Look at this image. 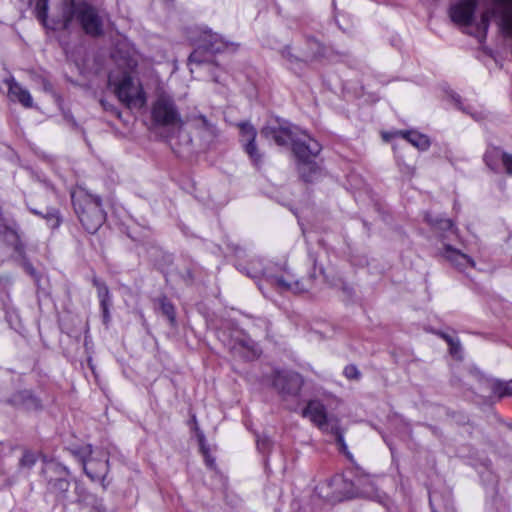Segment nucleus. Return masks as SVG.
Masks as SVG:
<instances>
[{
  "instance_id": "obj_1",
  "label": "nucleus",
  "mask_w": 512,
  "mask_h": 512,
  "mask_svg": "<svg viewBox=\"0 0 512 512\" xmlns=\"http://www.w3.org/2000/svg\"><path fill=\"white\" fill-rule=\"evenodd\" d=\"M76 21L83 31L93 37L103 34V18L97 8L86 1L64 0L62 25L68 29Z\"/></svg>"
},
{
  "instance_id": "obj_2",
  "label": "nucleus",
  "mask_w": 512,
  "mask_h": 512,
  "mask_svg": "<svg viewBox=\"0 0 512 512\" xmlns=\"http://www.w3.org/2000/svg\"><path fill=\"white\" fill-rule=\"evenodd\" d=\"M76 214L89 233H95L105 221V213L101 207V199L78 189L71 194Z\"/></svg>"
},
{
  "instance_id": "obj_3",
  "label": "nucleus",
  "mask_w": 512,
  "mask_h": 512,
  "mask_svg": "<svg viewBox=\"0 0 512 512\" xmlns=\"http://www.w3.org/2000/svg\"><path fill=\"white\" fill-rule=\"evenodd\" d=\"M425 221L433 229L444 232L440 235L442 238L443 245L441 255L447 261H449L453 266H455L459 270H464L467 267L475 266V262L470 256L461 252L460 249L453 247L451 243L446 241L449 238V236H454L456 238L458 237L457 229L454 227L450 219H444L436 216L433 217L430 213H426Z\"/></svg>"
},
{
  "instance_id": "obj_4",
  "label": "nucleus",
  "mask_w": 512,
  "mask_h": 512,
  "mask_svg": "<svg viewBox=\"0 0 512 512\" xmlns=\"http://www.w3.org/2000/svg\"><path fill=\"white\" fill-rule=\"evenodd\" d=\"M322 146L317 140L302 131L295 142L292 144V151L298 161V170L302 179L311 182L314 175L318 172V165L315 162L320 154Z\"/></svg>"
},
{
  "instance_id": "obj_5",
  "label": "nucleus",
  "mask_w": 512,
  "mask_h": 512,
  "mask_svg": "<svg viewBox=\"0 0 512 512\" xmlns=\"http://www.w3.org/2000/svg\"><path fill=\"white\" fill-rule=\"evenodd\" d=\"M108 85L113 88L120 102L128 108H140L145 99L141 87L127 72L110 73Z\"/></svg>"
},
{
  "instance_id": "obj_6",
  "label": "nucleus",
  "mask_w": 512,
  "mask_h": 512,
  "mask_svg": "<svg viewBox=\"0 0 512 512\" xmlns=\"http://www.w3.org/2000/svg\"><path fill=\"white\" fill-rule=\"evenodd\" d=\"M195 50L189 56L190 65H202L209 61L212 54L221 52L226 47V43L216 33L209 29H201L195 37H191Z\"/></svg>"
},
{
  "instance_id": "obj_7",
  "label": "nucleus",
  "mask_w": 512,
  "mask_h": 512,
  "mask_svg": "<svg viewBox=\"0 0 512 512\" xmlns=\"http://www.w3.org/2000/svg\"><path fill=\"white\" fill-rule=\"evenodd\" d=\"M151 117L155 125L161 127L180 128L184 125L181 114L174 99L166 94H160L152 104Z\"/></svg>"
},
{
  "instance_id": "obj_8",
  "label": "nucleus",
  "mask_w": 512,
  "mask_h": 512,
  "mask_svg": "<svg viewBox=\"0 0 512 512\" xmlns=\"http://www.w3.org/2000/svg\"><path fill=\"white\" fill-rule=\"evenodd\" d=\"M303 416L308 417L321 430L334 434L341 449L343 451L347 449L343 435L338 426V421L327 416L325 407L321 402L310 401L303 411Z\"/></svg>"
},
{
  "instance_id": "obj_9",
  "label": "nucleus",
  "mask_w": 512,
  "mask_h": 512,
  "mask_svg": "<svg viewBox=\"0 0 512 512\" xmlns=\"http://www.w3.org/2000/svg\"><path fill=\"white\" fill-rule=\"evenodd\" d=\"M92 453L91 445H86L77 452L86 475L92 481H103L108 473L107 455L103 451L96 456H92Z\"/></svg>"
},
{
  "instance_id": "obj_10",
  "label": "nucleus",
  "mask_w": 512,
  "mask_h": 512,
  "mask_svg": "<svg viewBox=\"0 0 512 512\" xmlns=\"http://www.w3.org/2000/svg\"><path fill=\"white\" fill-rule=\"evenodd\" d=\"M302 130L286 121H275L268 123L261 129V135L268 140H273L278 146L293 144Z\"/></svg>"
},
{
  "instance_id": "obj_11",
  "label": "nucleus",
  "mask_w": 512,
  "mask_h": 512,
  "mask_svg": "<svg viewBox=\"0 0 512 512\" xmlns=\"http://www.w3.org/2000/svg\"><path fill=\"white\" fill-rule=\"evenodd\" d=\"M187 122L198 132L205 146H210L219 135L216 124L203 114H191L187 116Z\"/></svg>"
},
{
  "instance_id": "obj_12",
  "label": "nucleus",
  "mask_w": 512,
  "mask_h": 512,
  "mask_svg": "<svg viewBox=\"0 0 512 512\" xmlns=\"http://www.w3.org/2000/svg\"><path fill=\"white\" fill-rule=\"evenodd\" d=\"M240 129L241 142L244 145L245 152L249 155L255 166H259L262 161V155L255 143L257 132L249 122H241L237 125Z\"/></svg>"
},
{
  "instance_id": "obj_13",
  "label": "nucleus",
  "mask_w": 512,
  "mask_h": 512,
  "mask_svg": "<svg viewBox=\"0 0 512 512\" xmlns=\"http://www.w3.org/2000/svg\"><path fill=\"white\" fill-rule=\"evenodd\" d=\"M273 385L282 394L295 395L302 386V378L295 372H276Z\"/></svg>"
},
{
  "instance_id": "obj_14",
  "label": "nucleus",
  "mask_w": 512,
  "mask_h": 512,
  "mask_svg": "<svg viewBox=\"0 0 512 512\" xmlns=\"http://www.w3.org/2000/svg\"><path fill=\"white\" fill-rule=\"evenodd\" d=\"M229 347L233 352L245 358H253L258 353L255 342L249 336L241 332H238L237 335L231 339Z\"/></svg>"
},
{
  "instance_id": "obj_15",
  "label": "nucleus",
  "mask_w": 512,
  "mask_h": 512,
  "mask_svg": "<svg viewBox=\"0 0 512 512\" xmlns=\"http://www.w3.org/2000/svg\"><path fill=\"white\" fill-rule=\"evenodd\" d=\"M353 486L356 489V493L360 496L367 498H380L378 489L371 477L365 474L360 469H356L355 477L352 481Z\"/></svg>"
},
{
  "instance_id": "obj_16",
  "label": "nucleus",
  "mask_w": 512,
  "mask_h": 512,
  "mask_svg": "<svg viewBox=\"0 0 512 512\" xmlns=\"http://www.w3.org/2000/svg\"><path fill=\"white\" fill-rule=\"evenodd\" d=\"M309 45L311 48H316V52H314L311 56L306 55L305 59H302L297 55L293 54L290 47H285L281 51L282 57L286 59L291 69L301 67L306 63L308 59H318L324 55L323 47L318 41L312 40L309 42Z\"/></svg>"
},
{
  "instance_id": "obj_17",
  "label": "nucleus",
  "mask_w": 512,
  "mask_h": 512,
  "mask_svg": "<svg viewBox=\"0 0 512 512\" xmlns=\"http://www.w3.org/2000/svg\"><path fill=\"white\" fill-rule=\"evenodd\" d=\"M0 240L6 243L19 255L24 253V245L17 230L4 222L0 223Z\"/></svg>"
},
{
  "instance_id": "obj_18",
  "label": "nucleus",
  "mask_w": 512,
  "mask_h": 512,
  "mask_svg": "<svg viewBox=\"0 0 512 512\" xmlns=\"http://www.w3.org/2000/svg\"><path fill=\"white\" fill-rule=\"evenodd\" d=\"M271 283L275 285L280 291H292L294 293H301L308 288L299 280L294 279L293 277H284V276H273L271 277Z\"/></svg>"
},
{
  "instance_id": "obj_19",
  "label": "nucleus",
  "mask_w": 512,
  "mask_h": 512,
  "mask_svg": "<svg viewBox=\"0 0 512 512\" xmlns=\"http://www.w3.org/2000/svg\"><path fill=\"white\" fill-rule=\"evenodd\" d=\"M393 135L400 136L419 150L425 151L430 147L428 136L413 130H399Z\"/></svg>"
},
{
  "instance_id": "obj_20",
  "label": "nucleus",
  "mask_w": 512,
  "mask_h": 512,
  "mask_svg": "<svg viewBox=\"0 0 512 512\" xmlns=\"http://www.w3.org/2000/svg\"><path fill=\"white\" fill-rule=\"evenodd\" d=\"M8 86V94L12 100L18 101L26 108L32 107V97L28 90L24 89L20 84H18L14 80L9 81Z\"/></svg>"
},
{
  "instance_id": "obj_21",
  "label": "nucleus",
  "mask_w": 512,
  "mask_h": 512,
  "mask_svg": "<svg viewBox=\"0 0 512 512\" xmlns=\"http://www.w3.org/2000/svg\"><path fill=\"white\" fill-rule=\"evenodd\" d=\"M69 487L70 483L65 478H58L49 481V489L56 495L57 499L62 502H69L71 500Z\"/></svg>"
},
{
  "instance_id": "obj_22",
  "label": "nucleus",
  "mask_w": 512,
  "mask_h": 512,
  "mask_svg": "<svg viewBox=\"0 0 512 512\" xmlns=\"http://www.w3.org/2000/svg\"><path fill=\"white\" fill-rule=\"evenodd\" d=\"M12 403L16 406H22L25 409H37L40 407V401L34 397L30 391H20L12 398Z\"/></svg>"
},
{
  "instance_id": "obj_23",
  "label": "nucleus",
  "mask_w": 512,
  "mask_h": 512,
  "mask_svg": "<svg viewBox=\"0 0 512 512\" xmlns=\"http://www.w3.org/2000/svg\"><path fill=\"white\" fill-rule=\"evenodd\" d=\"M75 498L71 497L70 503L77 502L80 504H84L86 506H89L91 504V499L93 498L92 495L89 494V492L86 490V488L80 484L79 482H75Z\"/></svg>"
},
{
  "instance_id": "obj_24",
  "label": "nucleus",
  "mask_w": 512,
  "mask_h": 512,
  "mask_svg": "<svg viewBox=\"0 0 512 512\" xmlns=\"http://www.w3.org/2000/svg\"><path fill=\"white\" fill-rule=\"evenodd\" d=\"M93 285L97 288L100 305L111 304V296L108 287L98 278H93Z\"/></svg>"
},
{
  "instance_id": "obj_25",
  "label": "nucleus",
  "mask_w": 512,
  "mask_h": 512,
  "mask_svg": "<svg viewBox=\"0 0 512 512\" xmlns=\"http://www.w3.org/2000/svg\"><path fill=\"white\" fill-rule=\"evenodd\" d=\"M43 218L46 220L47 225L51 229H56L59 227L61 223V217L59 211L55 208H49L43 215Z\"/></svg>"
},
{
  "instance_id": "obj_26",
  "label": "nucleus",
  "mask_w": 512,
  "mask_h": 512,
  "mask_svg": "<svg viewBox=\"0 0 512 512\" xmlns=\"http://www.w3.org/2000/svg\"><path fill=\"white\" fill-rule=\"evenodd\" d=\"M161 312L173 324L175 322V309L173 304L166 297L158 299Z\"/></svg>"
},
{
  "instance_id": "obj_27",
  "label": "nucleus",
  "mask_w": 512,
  "mask_h": 512,
  "mask_svg": "<svg viewBox=\"0 0 512 512\" xmlns=\"http://www.w3.org/2000/svg\"><path fill=\"white\" fill-rule=\"evenodd\" d=\"M253 267L251 269H247L243 264H238L237 269L246 274L251 278H257L262 272V264L260 261H253Z\"/></svg>"
},
{
  "instance_id": "obj_28",
  "label": "nucleus",
  "mask_w": 512,
  "mask_h": 512,
  "mask_svg": "<svg viewBox=\"0 0 512 512\" xmlns=\"http://www.w3.org/2000/svg\"><path fill=\"white\" fill-rule=\"evenodd\" d=\"M49 0H37L35 6L36 17L45 24L48 11Z\"/></svg>"
},
{
  "instance_id": "obj_29",
  "label": "nucleus",
  "mask_w": 512,
  "mask_h": 512,
  "mask_svg": "<svg viewBox=\"0 0 512 512\" xmlns=\"http://www.w3.org/2000/svg\"><path fill=\"white\" fill-rule=\"evenodd\" d=\"M494 153L496 157H501L506 173L512 176V154L500 152L498 150H495Z\"/></svg>"
},
{
  "instance_id": "obj_30",
  "label": "nucleus",
  "mask_w": 512,
  "mask_h": 512,
  "mask_svg": "<svg viewBox=\"0 0 512 512\" xmlns=\"http://www.w3.org/2000/svg\"><path fill=\"white\" fill-rule=\"evenodd\" d=\"M449 353L454 359L458 361L463 359L462 345L459 339H456L453 344L449 345Z\"/></svg>"
},
{
  "instance_id": "obj_31",
  "label": "nucleus",
  "mask_w": 512,
  "mask_h": 512,
  "mask_svg": "<svg viewBox=\"0 0 512 512\" xmlns=\"http://www.w3.org/2000/svg\"><path fill=\"white\" fill-rule=\"evenodd\" d=\"M490 389L493 394L497 395L498 397H504L506 395V389H505V382L502 381H492L490 384Z\"/></svg>"
},
{
  "instance_id": "obj_32",
  "label": "nucleus",
  "mask_w": 512,
  "mask_h": 512,
  "mask_svg": "<svg viewBox=\"0 0 512 512\" xmlns=\"http://www.w3.org/2000/svg\"><path fill=\"white\" fill-rule=\"evenodd\" d=\"M36 462V457L33 453L25 451L20 459L19 465L23 468H31Z\"/></svg>"
},
{
  "instance_id": "obj_33",
  "label": "nucleus",
  "mask_w": 512,
  "mask_h": 512,
  "mask_svg": "<svg viewBox=\"0 0 512 512\" xmlns=\"http://www.w3.org/2000/svg\"><path fill=\"white\" fill-rule=\"evenodd\" d=\"M344 375L351 380H358L360 378V371L354 365H348L344 369Z\"/></svg>"
},
{
  "instance_id": "obj_34",
  "label": "nucleus",
  "mask_w": 512,
  "mask_h": 512,
  "mask_svg": "<svg viewBox=\"0 0 512 512\" xmlns=\"http://www.w3.org/2000/svg\"><path fill=\"white\" fill-rule=\"evenodd\" d=\"M100 104L101 106L103 107V109L105 111H108L110 112L111 114H114L116 115L118 118H120L121 116V113L118 111V109L111 103H109L107 100L105 99H101L100 100Z\"/></svg>"
},
{
  "instance_id": "obj_35",
  "label": "nucleus",
  "mask_w": 512,
  "mask_h": 512,
  "mask_svg": "<svg viewBox=\"0 0 512 512\" xmlns=\"http://www.w3.org/2000/svg\"><path fill=\"white\" fill-rule=\"evenodd\" d=\"M90 501H91L90 505L93 507V509L96 512H106V509L102 503V500L97 499L96 497L93 496V498Z\"/></svg>"
},
{
  "instance_id": "obj_36",
  "label": "nucleus",
  "mask_w": 512,
  "mask_h": 512,
  "mask_svg": "<svg viewBox=\"0 0 512 512\" xmlns=\"http://www.w3.org/2000/svg\"><path fill=\"white\" fill-rule=\"evenodd\" d=\"M270 446V440L268 438H261L257 440V447L261 452H265Z\"/></svg>"
},
{
  "instance_id": "obj_37",
  "label": "nucleus",
  "mask_w": 512,
  "mask_h": 512,
  "mask_svg": "<svg viewBox=\"0 0 512 512\" xmlns=\"http://www.w3.org/2000/svg\"><path fill=\"white\" fill-rule=\"evenodd\" d=\"M110 305L111 304L100 305L101 309H102V314H103V323L105 325H108V323L110 321V312H109Z\"/></svg>"
},
{
  "instance_id": "obj_38",
  "label": "nucleus",
  "mask_w": 512,
  "mask_h": 512,
  "mask_svg": "<svg viewBox=\"0 0 512 512\" xmlns=\"http://www.w3.org/2000/svg\"><path fill=\"white\" fill-rule=\"evenodd\" d=\"M438 335L444 339L446 341V343L448 344V346L450 344H453V342L457 339L456 337H453L447 333H444V332H439Z\"/></svg>"
},
{
  "instance_id": "obj_39",
  "label": "nucleus",
  "mask_w": 512,
  "mask_h": 512,
  "mask_svg": "<svg viewBox=\"0 0 512 512\" xmlns=\"http://www.w3.org/2000/svg\"><path fill=\"white\" fill-rule=\"evenodd\" d=\"M64 117H65V120H66L69 124H71V126H72V127H74V128H76V127H77V123H76V121H75V119H74V117H73L72 115H70V114H68V113H65Z\"/></svg>"
},
{
  "instance_id": "obj_40",
  "label": "nucleus",
  "mask_w": 512,
  "mask_h": 512,
  "mask_svg": "<svg viewBox=\"0 0 512 512\" xmlns=\"http://www.w3.org/2000/svg\"><path fill=\"white\" fill-rule=\"evenodd\" d=\"M506 395L512 396V380L505 382Z\"/></svg>"
},
{
  "instance_id": "obj_41",
  "label": "nucleus",
  "mask_w": 512,
  "mask_h": 512,
  "mask_svg": "<svg viewBox=\"0 0 512 512\" xmlns=\"http://www.w3.org/2000/svg\"><path fill=\"white\" fill-rule=\"evenodd\" d=\"M206 463L211 468L214 466V460L211 459L209 456H206Z\"/></svg>"
},
{
  "instance_id": "obj_42",
  "label": "nucleus",
  "mask_w": 512,
  "mask_h": 512,
  "mask_svg": "<svg viewBox=\"0 0 512 512\" xmlns=\"http://www.w3.org/2000/svg\"><path fill=\"white\" fill-rule=\"evenodd\" d=\"M489 158H490V155H489V154H486V155H485V160H486L487 165H488L491 169H494V167L492 166V164H491V163H490V161H489Z\"/></svg>"
},
{
  "instance_id": "obj_43",
  "label": "nucleus",
  "mask_w": 512,
  "mask_h": 512,
  "mask_svg": "<svg viewBox=\"0 0 512 512\" xmlns=\"http://www.w3.org/2000/svg\"><path fill=\"white\" fill-rule=\"evenodd\" d=\"M30 211L35 214V215H38V216H41L43 217L44 213H42L41 211H38L36 209H30Z\"/></svg>"
},
{
  "instance_id": "obj_44",
  "label": "nucleus",
  "mask_w": 512,
  "mask_h": 512,
  "mask_svg": "<svg viewBox=\"0 0 512 512\" xmlns=\"http://www.w3.org/2000/svg\"><path fill=\"white\" fill-rule=\"evenodd\" d=\"M26 268L31 274L34 272V269L32 268L31 265H27Z\"/></svg>"
},
{
  "instance_id": "obj_45",
  "label": "nucleus",
  "mask_w": 512,
  "mask_h": 512,
  "mask_svg": "<svg viewBox=\"0 0 512 512\" xmlns=\"http://www.w3.org/2000/svg\"><path fill=\"white\" fill-rule=\"evenodd\" d=\"M453 99L455 100V102H456L457 104H460L459 96H453Z\"/></svg>"
},
{
  "instance_id": "obj_46",
  "label": "nucleus",
  "mask_w": 512,
  "mask_h": 512,
  "mask_svg": "<svg viewBox=\"0 0 512 512\" xmlns=\"http://www.w3.org/2000/svg\"><path fill=\"white\" fill-rule=\"evenodd\" d=\"M408 171L413 174L414 173V168H411V167H407Z\"/></svg>"
},
{
  "instance_id": "obj_47",
  "label": "nucleus",
  "mask_w": 512,
  "mask_h": 512,
  "mask_svg": "<svg viewBox=\"0 0 512 512\" xmlns=\"http://www.w3.org/2000/svg\"><path fill=\"white\" fill-rule=\"evenodd\" d=\"M383 138H384V140H388L389 139L388 134H384Z\"/></svg>"
},
{
  "instance_id": "obj_48",
  "label": "nucleus",
  "mask_w": 512,
  "mask_h": 512,
  "mask_svg": "<svg viewBox=\"0 0 512 512\" xmlns=\"http://www.w3.org/2000/svg\"><path fill=\"white\" fill-rule=\"evenodd\" d=\"M472 117H474L475 119H479L475 114H472Z\"/></svg>"
}]
</instances>
